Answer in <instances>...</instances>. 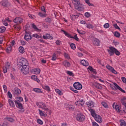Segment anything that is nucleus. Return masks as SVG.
I'll return each mask as SVG.
<instances>
[{"mask_svg": "<svg viewBox=\"0 0 126 126\" xmlns=\"http://www.w3.org/2000/svg\"><path fill=\"white\" fill-rule=\"evenodd\" d=\"M28 65V61L26 59H23L20 60L18 63L17 66L21 68V70L24 74H27L29 73V67Z\"/></svg>", "mask_w": 126, "mask_h": 126, "instance_id": "1", "label": "nucleus"}, {"mask_svg": "<svg viewBox=\"0 0 126 126\" xmlns=\"http://www.w3.org/2000/svg\"><path fill=\"white\" fill-rule=\"evenodd\" d=\"M107 51L109 53L110 57H111V56H114L115 54L116 55V56H120V55H121V52L117 50V49L115 48V47H110L109 49H108Z\"/></svg>", "mask_w": 126, "mask_h": 126, "instance_id": "2", "label": "nucleus"}, {"mask_svg": "<svg viewBox=\"0 0 126 126\" xmlns=\"http://www.w3.org/2000/svg\"><path fill=\"white\" fill-rule=\"evenodd\" d=\"M23 101V98L21 97H17L16 100H15V103L16 107L21 110H23V106H22V104L20 103Z\"/></svg>", "mask_w": 126, "mask_h": 126, "instance_id": "3", "label": "nucleus"}, {"mask_svg": "<svg viewBox=\"0 0 126 126\" xmlns=\"http://www.w3.org/2000/svg\"><path fill=\"white\" fill-rule=\"evenodd\" d=\"M36 105L37 107H39V108H41L42 110H44V111H46V112L49 111V108L47 107V105H46V104L44 102H36Z\"/></svg>", "mask_w": 126, "mask_h": 126, "instance_id": "4", "label": "nucleus"}, {"mask_svg": "<svg viewBox=\"0 0 126 126\" xmlns=\"http://www.w3.org/2000/svg\"><path fill=\"white\" fill-rule=\"evenodd\" d=\"M61 31L63 32L65 35L66 36V37H68V38H70L71 39H74L76 40V41H79V38L77 37V34H75L74 36H72L71 35H70L69 33L65 32V31L63 30H61Z\"/></svg>", "mask_w": 126, "mask_h": 126, "instance_id": "5", "label": "nucleus"}, {"mask_svg": "<svg viewBox=\"0 0 126 126\" xmlns=\"http://www.w3.org/2000/svg\"><path fill=\"white\" fill-rule=\"evenodd\" d=\"M76 119L78 122H84L85 116L82 114H78L76 116Z\"/></svg>", "mask_w": 126, "mask_h": 126, "instance_id": "6", "label": "nucleus"}, {"mask_svg": "<svg viewBox=\"0 0 126 126\" xmlns=\"http://www.w3.org/2000/svg\"><path fill=\"white\" fill-rule=\"evenodd\" d=\"M32 34L30 32L26 31V34L24 36V39L26 41H30L32 39Z\"/></svg>", "mask_w": 126, "mask_h": 126, "instance_id": "7", "label": "nucleus"}, {"mask_svg": "<svg viewBox=\"0 0 126 126\" xmlns=\"http://www.w3.org/2000/svg\"><path fill=\"white\" fill-rule=\"evenodd\" d=\"M13 94L14 96H18L21 94V91L18 88H15L13 89Z\"/></svg>", "mask_w": 126, "mask_h": 126, "instance_id": "8", "label": "nucleus"}, {"mask_svg": "<svg viewBox=\"0 0 126 126\" xmlns=\"http://www.w3.org/2000/svg\"><path fill=\"white\" fill-rule=\"evenodd\" d=\"M73 87H74L75 89L77 90H81L82 89V85L80 84V83L78 82H76L74 83Z\"/></svg>", "mask_w": 126, "mask_h": 126, "instance_id": "9", "label": "nucleus"}, {"mask_svg": "<svg viewBox=\"0 0 126 126\" xmlns=\"http://www.w3.org/2000/svg\"><path fill=\"white\" fill-rule=\"evenodd\" d=\"M113 84L115 87V88L113 89L114 90H117V89H118V90H120V91H121V92H122L123 93H126V91L123 90V89H122V88H121L119 85H118L117 83H114Z\"/></svg>", "mask_w": 126, "mask_h": 126, "instance_id": "10", "label": "nucleus"}, {"mask_svg": "<svg viewBox=\"0 0 126 126\" xmlns=\"http://www.w3.org/2000/svg\"><path fill=\"white\" fill-rule=\"evenodd\" d=\"M72 2L74 4L78 9H79V5H80V0H71Z\"/></svg>", "mask_w": 126, "mask_h": 126, "instance_id": "11", "label": "nucleus"}, {"mask_svg": "<svg viewBox=\"0 0 126 126\" xmlns=\"http://www.w3.org/2000/svg\"><path fill=\"white\" fill-rule=\"evenodd\" d=\"M13 21L15 23L20 24V23H22L23 22V19H22V18L16 17Z\"/></svg>", "mask_w": 126, "mask_h": 126, "instance_id": "12", "label": "nucleus"}, {"mask_svg": "<svg viewBox=\"0 0 126 126\" xmlns=\"http://www.w3.org/2000/svg\"><path fill=\"white\" fill-rule=\"evenodd\" d=\"M86 105L89 108H93L94 107V102L92 100H89L86 102Z\"/></svg>", "mask_w": 126, "mask_h": 126, "instance_id": "13", "label": "nucleus"}, {"mask_svg": "<svg viewBox=\"0 0 126 126\" xmlns=\"http://www.w3.org/2000/svg\"><path fill=\"white\" fill-rule=\"evenodd\" d=\"M106 67L108 69L111 70V71L113 73H114V74H117L118 72L115 70V69L113 67L110 66L109 65H107Z\"/></svg>", "mask_w": 126, "mask_h": 126, "instance_id": "14", "label": "nucleus"}, {"mask_svg": "<svg viewBox=\"0 0 126 126\" xmlns=\"http://www.w3.org/2000/svg\"><path fill=\"white\" fill-rule=\"evenodd\" d=\"M94 120L97 122V123H102L103 119H102V117L99 115H95Z\"/></svg>", "mask_w": 126, "mask_h": 126, "instance_id": "15", "label": "nucleus"}, {"mask_svg": "<svg viewBox=\"0 0 126 126\" xmlns=\"http://www.w3.org/2000/svg\"><path fill=\"white\" fill-rule=\"evenodd\" d=\"M75 105L77 106H83L84 105V101L82 99H80L75 103Z\"/></svg>", "mask_w": 126, "mask_h": 126, "instance_id": "16", "label": "nucleus"}, {"mask_svg": "<svg viewBox=\"0 0 126 126\" xmlns=\"http://www.w3.org/2000/svg\"><path fill=\"white\" fill-rule=\"evenodd\" d=\"M38 111L39 113V115L40 116V117H44V118H46L47 116V113H45V112L38 109Z\"/></svg>", "mask_w": 126, "mask_h": 126, "instance_id": "17", "label": "nucleus"}, {"mask_svg": "<svg viewBox=\"0 0 126 126\" xmlns=\"http://www.w3.org/2000/svg\"><path fill=\"white\" fill-rule=\"evenodd\" d=\"M43 38L45 40H47V39H49V40H53V36H51L50 34H46V35L43 36Z\"/></svg>", "mask_w": 126, "mask_h": 126, "instance_id": "18", "label": "nucleus"}, {"mask_svg": "<svg viewBox=\"0 0 126 126\" xmlns=\"http://www.w3.org/2000/svg\"><path fill=\"white\" fill-rule=\"evenodd\" d=\"M1 4L3 6L7 7L8 6V1L7 0H3L1 1Z\"/></svg>", "mask_w": 126, "mask_h": 126, "instance_id": "19", "label": "nucleus"}, {"mask_svg": "<svg viewBox=\"0 0 126 126\" xmlns=\"http://www.w3.org/2000/svg\"><path fill=\"white\" fill-rule=\"evenodd\" d=\"M80 63L82 65H84V66H88V65H89L88 62L84 60H82Z\"/></svg>", "mask_w": 126, "mask_h": 126, "instance_id": "20", "label": "nucleus"}, {"mask_svg": "<svg viewBox=\"0 0 126 126\" xmlns=\"http://www.w3.org/2000/svg\"><path fill=\"white\" fill-rule=\"evenodd\" d=\"M94 46H100V40L97 38L94 39Z\"/></svg>", "mask_w": 126, "mask_h": 126, "instance_id": "21", "label": "nucleus"}, {"mask_svg": "<svg viewBox=\"0 0 126 126\" xmlns=\"http://www.w3.org/2000/svg\"><path fill=\"white\" fill-rule=\"evenodd\" d=\"M63 64L65 67H69V66H70V63L67 61H64L63 62Z\"/></svg>", "mask_w": 126, "mask_h": 126, "instance_id": "22", "label": "nucleus"}, {"mask_svg": "<svg viewBox=\"0 0 126 126\" xmlns=\"http://www.w3.org/2000/svg\"><path fill=\"white\" fill-rule=\"evenodd\" d=\"M94 86L96 88H97V89H102L103 87H102V86H101V84L98 83H94Z\"/></svg>", "mask_w": 126, "mask_h": 126, "instance_id": "23", "label": "nucleus"}, {"mask_svg": "<svg viewBox=\"0 0 126 126\" xmlns=\"http://www.w3.org/2000/svg\"><path fill=\"white\" fill-rule=\"evenodd\" d=\"M32 91L35 93H43V90L40 88H34Z\"/></svg>", "mask_w": 126, "mask_h": 126, "instance_id": "24", "label": "nucleus"}, {"mask_svg": "<svg viewBox=\"0 0 126 126\" xmlns=\"http://www.w3.org/2000/svg\"><path fill=\"white\" fill-rule=\"evenodd\" d=\"M42 88L44 89V90H46L47 92H51V88H50V87H49V86L43 85Z\"/></svg>", "mask_w": 126, "mask_h": 126, "instance_id": "25", "label": "nucleus"}, {"mask_svg": "<svg viewBox=\"0 0 126 126\" xmlns=\"http://www.w3.org/2000/svg\"><path fill=\"white\" fill-rule=\"evenodd\" d=\"M32 71L34 72L35 74H39L40 72H41V70L39 68H36L33 69Z\"/></svg>", "mask_w": 126, "mask_h": 126, "instance_id": "26", "label": "nucleus"}, {"mask_svg": "<svg viewBox=\"0 0 126 126\" xmlns=\"http://www.w3.org/2000/svg\"><path fill=\"white\" fill-rule=\"evenodd\" d=\"M19 52L21 53V54H24V53H25V49H24V47L23 46H20L19 47Z\"/></svg>", "mask_w": 126, "mask_h": 126, "instance_id": "27", "label": "nucleus"}, {"mask_svg": "<svg viewBox=\"0 0 126 126\" xmlns=\"http://www.w3.org/2000/svg\"><path fill=\"white\" fill-rule=\"evenodd\" d=\"M6 30V28L4 26H2L0 27V33H3Z\"/></svg>", "mask_w": 126, "mask_h": 126, "instance_id": "28", "label": "nucleus"}, {"mask_svg": "<svg viewBox=\"0 0 126 126\" xmlns=\"http://www.w3.org/2000/svg\"><path fill=\"white\" fill-rule=\"evenodd\" d=\"M64 57L65 59H67V60H70V56H69V54L66 53H64L63 54Z\"/></svg>", "mask_w": 126, "mask_h": 126, "instance_id": "29", "label": "nucleus"}, {"mask_svg": "<svg viewBox=\"0 0 126 126\" xmlns=\"http://www.w3.org/2000/svg\"><path fill=\"white\" fill-rule=\"evenodd\" d=\"M8 102L11 107H15V104H14V102H13V101H12L11 99H9Z\"/></svg>", "mask_w": 126, "mask_h": 126, "instance_id": "30", "label": "nucleus"}, {"mask_svg": "<svg viewBox=\"0 0 126 126\" xmlns=\"http://www.w3.org/2000/svg\"><path fill=\"white\" fill-rule=\"evenodd\" d=\"M5 120L8 121V122H10V123H13L14 122V119L12 118H5Z\"/></svg>", "mask_w": 126, "mask_h": 126, "instance_id": "31", "label": "nucleus"}, {"mask_svg": "<svg viewBox=\"0 0 126 126\" xmlns=\"http://www.w3.org/2000/svg\"><path fill=\"white\" fill-rule=\"evenodd\" d=\"M58 59V56H57V54L56 53H54L52 55V58L51 59L52 61H56Z\"/></svg>", "mask_w": 126, "mask_h": 126, "instance_id": "32", "label": "nucleus"}, {"mask_svg": "<svg viewBox=\"0 0 126 126\" xmlns=\"http://www.w3.org/2000/svg\"><path fill=\"white\" fill-rule=\"evenodd\" d=\"M11 50H12V47H11V45H9L6 49V53H10V52H11Z\"/></svg>", "mask_w": 126, "mask_h": 126, "instance_id": "33", "label": "nucleus"}, {"mask_svg": "<svg viewBox=\"0 0 126 126\" xmlns=\"http://www.w3.org/2000/svg\"><path fill=\"white\" fill-rule=\"evenodd\" d=\"M115 110L117 111V112L120 113V112H121V107L119 106V105H116L115 106Z\"/></svg>", "mask_w": 126, "mask_h": 126, "instance_id": "34", "label": "nucleus"}, {"mask_svg": "<svg viewBox=\"0 0 126 126\" xmlns=\"http://www.w3.org/2000/svg\"><path fill=\"white\" fill-rule=\"evenodd\" d=\"M38 15H39V16H40V17H46L47 16V14H43L42 12H39L38 13Z\"/></svg>", "mask_w": 126, "mask_h": 126, "instance_id": "35", "label": "nucleus"}, {"mask_svg": "<svg viewBox=\"0 0 126 126\" xmlns=\"http://www.w3.org/2000/svg\"><path fill=\"white\" fill-rule=\"evenodd\" d=\"M52 20H53V19H51L50 18H46L45 19V22H47L48 23H51Z\"/></svg>", "mask_w": 126, "mask_h": 126, "instance_id": "36", "label": "nucleus"}, {"mask_svg": "<svg viewBox=\"0 0 126 126\" xmlns=\"http://www.w3.org/2000/svg\"><path fill=\"white\" fill-rule=\"evenodd\" d=\"M120 126H126V122L124 120H120Z\"/></svg>", "mask_w": 126, "mask_h": 126, "instance_id": "37", "label": "nucleus"}, {"mask_svg": "<svg viewBox=\"0 0 126 126\" xmlns=\"http://www.w3.org/2000/svg\"><path fill=\"white\" fill-rule=\"evenodd\" d=\"M77 31L79 34H80L81 35H84L85 34V32L82 31V30H79L78 29L77 30Z\"/></svg>", "mask_w": 126, "mask_h": 126, "instance_id": "38", "label": "nucleus"}, {"mask_svg": "<svg viewBox=\"0 0 126 126\" xmlns=\"http://www.w3.org/2000/svg\"><path fill=\"white\" fill-rule=\"evenodd\" d=\"M67 74H68V75H69V76H72V77H74V74H73V73L70 71H67L66 72Z\"/></svg>", "mask_w": 126, "mask_h": 126, "instance_id": "39", "label": "nucleus"}, {"mask_svg": "<svg viewBox=\"0 0 126 126\" xmlns=\"http://www.w3.org/2000/svg\"><path fill=\"white\" fill-rule=\"evenodd\" d=\"M114 36L115 37H117V38H120V37L121 36V33H120L118 32H115L114 33Z\"/></svg>", "mask_w": 126, "mask_h": 126, "instance_id": "40", "label": "nucleus"}, {"mask_svg": "<svg viewBox=\"0 0 126 126\" xmlns=\"http://www.w3.org/2000/svg\"><path fill=\"white\" fill-rule=\"evenodd\" d=\"M87 28H88L89 29H93L94 26L92 24H87Z\"/></svg>", "mask_w": 126, "mask_h": 126, "instance_id": "41", "label": "nucleus"}, {"mask_svg": "<svg viewBox=\"0 0 126 126\" xmlns=\"http://www.w3.org/2000/svg\"><path fill=\"white\" fill-rule=\"evenodd\" d=\"M89 111H90V112H91L92 117H94V116H95V111H94V110L91 108L89 109Z\"/></svg>", "mask_w": 126, "mask_h": 126, "instance_id": "42", "label": "nucleus"}, {"mask_svg": "<svg viewBox=\"0 0 126 126\" xmlns=\"http://www.w3.org/2000/svg\"><path fill=\"white\" fill-rule=\"evenodd\" d=\"M89 111H90V112H91L92 117H94V116H95V111H94V110L91 108L89 109Z\"/></svg>", "mask_w": 126, "mask_h": 126, "instance_id": "43", "label": "nucleus"}, {"mask_svg": "<svg viewBox=\"0 0 126 126\" xmlns=\"http://www.w3.org/2000/svg\"><path fill=\"white\" fill-rule=\"evenodd\" d=\"M101 104L103 107H104L105 108H108V104L105 102L102 101Z\"/></svg>", "mask_w": 126, "mask_h": 126, "instance_id": "44", "label": "nucleus"}, {"mask_svg": "<svg viewBox=\"0 0 126 126\" xmlns=\"http://www.w3.org/2000/svg\"><path fill=\"white\" fill-rule=\"evenodd\" d=\"M70 46L72 50H75V49H76L75 44H74L73 43H71Z\"/></svg>", "mask_w": 126, "mask_h": 126, "instance_id": "45", "label": "nucleus"}, {"mask_svg": "<svg viewBox=\"0 0 126 126\" xmlns=\"http://www.w3.org/2000/svg\"><path fill=\"white\" fill-rule=\"evenodd\" d=\"M86 3H87L89 6H93V4L91 3H90V1H89V0H85Z\"/></svg>", "mask_w": 126, "mask_h": 126, "instance_id": "46", "label": "nucleus"}, {"mask_svg": "<svg viewBox=\"0 0 126 126\" xmlns=\"http://www.w3.org/2000/svg\"><path fill=\"white\" fill-rule=\"evenodd\" d=\"M55 91L59 95H63V93H62V91H61L60 90L56 89H55Z\"/></svg>", "mask_w": 126, "mask_h": 126, "instance_id": "47", "label": "nucleus"}, {"mask_svg": "<svg viewBox=\"0 0 126 126\" xmlns=\"http://www.w3.org/2000/svg\"><path fill=\"white\" fill-rule=\"evenodd\" d=\"M32 37L36 38V39H39V38H41V36L38 35L37 34H33L32 35Z\"/></svg>", "mask_w": 126, "mask_h": 126, "instance_id": "48", "label": "nucleus"}, {"mask_svg": "<svg viewBox=\"0 0 126 126\" xmlns=\"http://www.w3.org/2000/svg\"><path fill=\"white\" fill-rule=\"evenodd\" d=\"M113 26L115 28V29H118V30H120V31H121V28L119 27L117 24H115L114 25H113Z\"/></svg>", "mask_w": 126, "mask_h": 126, "instance_id": "49", "label": "nucleus"}, {"mask_svg": "<svg viewBox=\"0 0 126 126\" xmlns=\"http://www.w3.org/2000/svg\"><path fill=\"white\" fill-rule=\"evenodd\" d=\"M37 124H39V125H43V124L42 121L41 120V119H37Z\"/></svg>", "mask_w": 126, "mask_h": 126, "instance_id": "50", "label": "nucleus"}, {"mask_svg": "<svg viewBox=\"0 0 126 126\" xmlns=\"http://www.w3.org/2000/svg\"><path fill=\"white\" fill-rule=\"evenodd\" d=\"M85 16H86V17H87L88 18L90 17V16H91L90 13H89V12H86L85 13Z\"/></svg>", "mask_w": 126, "mask_h": 126, "instance_id": "51", "label": "nucleus"}, {"mask_svg": "<svg viewBox=\"0 0 126 126\" xmlns=\"http://www.w3.org/2000/svg\"><path fill=\"white\" fill-rule=\"evenodd\" d=\"M10 66V63L7 62L5 64V67H6L7 68H9Z\"/></svg>", "mask_w": 126, "mask_h": 126, "instance_id": "52", "label": "nucleus"}, {"mask_svg": "<svg viewBox=\"0 0 126 126\" xmlns=\"http://www.w3.org/2000/svg\"><path fill=\"white\" fill-rule=\"evenodd\" d=\"M7 95L9 97V98H10L11 99V98H12V94L9 91L8 92V93H7Z\"/></svg>", "mask_w": 126, "mask_h": 126, "instance_id": "53", "label": "nucleus"}, {"mask_svg": "<svg viewBox=\"0 0 126 126\" xmlns=\"http://www.w3.org/2000/svg\"><path fill=\"white\" fill-rule=\"evenodd\" d=\"M104 28H109L110 27V24L109 23H106L104 25Z\"/></svg>", "mask_w": 126, "mask_h": 126, "instance_id": "54", "label": "nucleus"}, {"mask_svg": "<svg viewBox=\"0 0 126 126\" xmlns=\"http://www.w3.org/2000/svg\"><path fill=\"white\" fill-rule=\"evenodd\" d=\"M3 24L5 25V26H8V24L7 23V22L5 20L2 21Z\"/></svg>", "mask_w": 126, "mask_h": 126, "instance_id": "55", "label": "nucleus"}, {"mask_svg": "<svg viewBox=\"0 0 126 126\" xmlns=\"http://www.w3.org/2000/svg\"><path fill=\"white\" fill-rule=\"evenodd\" d=\"M32 27L33 29H35V30H38V28H37V26H36L34 24H32Z\"/></svg>", "mask_w": 126, "mask_h": 126, "instance_id": "56", "label": "nucleus"}, {"mask_svg": "<svg viewBox=\"0 0 126 126\" xmlns=\"http://www.w3.org/2000/svg\"><path fill=\"white\" fill-rule=\"evenodd\" d=\"M32 79V80H35L37 78V76L36 75H32L31 77Z\"/></svg>", "mask_w": 126, "mask_h": 126, "instance_id": "57", "label": "nucleus"}, {"mask_svg": "<svg viewBox=\"0 0 126 126\" xmlns=\"http://www.w3.org/2000/svg\"><path fill=\"white\" fill-rule=\"evenodd\" d=\"M41 11H43L45 13H46V10H45V7L44 6H42L41 8Z\"/></svg>", "mask_w": 126, "mask_h": 126, "instance_id": "58", "label": "nucleus"}, {"mask_svg": "<svg viewBox=\"0 0 126 126\" xmlns=\"http://www.w3.org/2000/svg\"><path fill=\"white\" fill-rule=\"evenodd\" d=\"M7 68H6V67H4L3 68V70L4 73H6V72H7Z\"/></svg>", "mask_w": 126, "mask_h": 126, "instance_id": "59", "label": "nucleus"}, {"mask_svg": "<svg viewBox=\"0 0 126 126\" xmlns=\"http://www.w3.org/2000/svg\"><path fill=\"white\" fill-rule=\"evenodd\" d=\"M122 80L124 83H126V78L125 77L122 78Z\"/></svg>", "mask_w": 126, "mask_h": 126, "instance_id": "60", "label": "nucleus"}, {"mask_svg": "<svg viewBox=\"0 0 126 126\" xmlns=\"http://www.w3.org/2000/svg\"><path fill=\"white\" fill-rule=\"evenodd\" d=\"M88 68L89 69V70H90V71H92V70L94 69L93 67H92L91 66H89Z\"/></svg>", "mask_w": 126, "mask_h": 126, "instance_id": "61", "label": "nucleus"}, {"mask_svg": "<svg viewBox=\"0 0 126 126\" xmlns=\"http://www.w3.org/2000/svg\"><path fill=\"white\" fill-rule=\"evenodd\" d=\"M56 45H60L61 44V41L60 40H57L56 41Z\"/></svg>", "mask_w": 126, "mask_h": 126, "instance_id": "62", "label": "nucleus"}, {"mask_svg": "<svg viewBox=\"0 0 126 126\" xmlns=\"http://www.w3.org/2000/svg\"><path fill=\"white\" fill-rule=\"evenodd\" d=\"M80 23H81V24H86V21L81 20V21H80Z\"/></svg>", "mask_w": 126, "mask_h": 126, "instance_id": "63", "label": "nucleus"}, {"mask_svg": "<svg viewBox=\"0 0 126 126\" xmlns=\"http://www.w3.org/2000/svg\"><path fill=\"white\" fill-rule=\"evenodd\" d=\"M14 44H15V41L14 40H12L10 46H14Z\"/></svg>", "mask_w": 126, "mask_h": 126, "instance_id": "64", "label": "nucleus"}]
</instances>
